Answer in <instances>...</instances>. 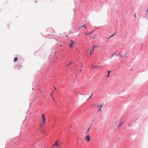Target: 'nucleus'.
Listing matches in <instances>:
<instances>
[{"mask_svg": "<svg viewBox=\"0 0 148 148\" xmlns=\"http://www.w3.org/2000/svg\"><path fill=\"white\" fill-rule=\"evenodd\" d=\"M74 44H76V42L75 40H70V42L69 45V47L70 48L72 47L73 46V45Z\"/></svg>", "mask_w": 148, "mask_h": 148, "instance_id": "obj_1", "label": "nucleus"}, {"mask_svg": "<svg viewBox=\"0 0 148 148\" xmlns=\"http://www.w3.org/2000/svg\"><path fill=\"white\" fill-rule=\"evenodd\" d=\"M41 118L42 119V123L44 124H45L46 123V119L45 117V115L43 114H42Z\"/></svg>", "mask_w": 148, "mask_h": 148, "instance_id": "obj_2", "label": "nucleus"}, {"mask_svg": "<svg viewBox=\"0 0 148 148\" xmlns=\"http://www.w3.org/2000/svg\"><path fill=\"white\" fill-rule=\"evenodd\" d=\"M95 46H93L92 48H91V49L90 51V55H93V51L94 50V49L95 48Z\"/></svg>", "mask_w": 148, "mask_h": 148, "instance_id": "obj_3", "label": "nucleus"}, {"mask_svg": "<svg viewBox=\"0 0 148 148\" xmlns=\"http://www.w3.org/2000/svg\"><path fill=\"white\" fill-rule=\"evenodd\" d=\"M90 138L89 135L86 136H85V140L87 142H89L90 140Z\"/></svg>", "mask_w": 148, "mask_h": 148, "instance_id": "obj_4", "label": "nucleus"}, {"mask_svg": "<svg viewBox=\"0 0 148 148\" xmlns=\"http://www.w3.org/2000/svg\"><path fill=\"white\" fill-rule=\"evenodd\" d=\"M103 105V104L102 103L101 105H100L99 106H98V107L99 108L98 111H101V108Z\"/></svg>", "mask_w": 148, "mask_h": 148, "instance_id": "obj_5", "label": "nucleus"}, {"mask_svg": "<svg viewBox=\"0 0 148 148\" xmlns=\"http://www.w3.org/2000/svg\"><path fill=\"white\" fill-rule=\"evenodd\" d=\"M58 141L57 140L56 141L55 144H54V145H56L57 146H58L59 145V144L58 143Z\"/></svg>", "mask_w": 148, "mask_h": 148, "instance_id": "obj_6", "label": "nucleus"}, {"mask_svg": "<svg viewBox=\"0 0 148 148\" xmlns=\"http://www.w3.org/2000/svg\"><path fill=\"white\" fill-rule=\"evenodd\" d=\"M74 63V62L71 61L67 65V66H69L71 64L73 63Z\"/></svg>", "mask_w": 148, "mask_h": 148, "instance_id": "obj_7", "label": "nucleus"}, {"mask_svg": "<svg viewBox=\"0 0 148 148\" xmlns=\"http://www.w3.org/2000/svg\"><path fill=\"white\" fill-rule=\"evenodd\" d=\"M18 60V58L17 57H16L14 58V62H16Z\"/></svg>", "mask_w": 148, "mask_h": 148, "instance_id": "obj_8", "label": "nucleus"}, {"mask_svg": "<svg viewBox=\"0 0 148 148\" xmlns=\"http://www.w3.org/2000/svg\"><path fill=\"white\" fill-rule=\"evenodd\" d=\"M123 122H121L120 124H119V125H118L117 126L118 127H120V126H121L123 124Z\"/></svg>", "mask_w": 148, "mask_h": 148, "instance_id": "obj_9", "label": "nucleus"}, {"mask_svg": "<svg viewBox=\"0 0 148 148\" xmlns=\"http://www.w3.org/2000/svg\"><path fill=\"white\" fill-rule=\"evenodd\" d=\"M85 27V29H86V26H85V24H84V25H83V26H80L79 27V29H80V28L82 27Z\"/></svg>", "mask_w": 148, "mask_h": 148, "instance_id": "obj_10", "label": "nucleus"}, {"mask_svg": "<svg viewBox=\"0 0 148 148\" xmlns=\"http://www.w3.org/2000/svg\"><path fill=\"white\" fill-rule=\"evenodd\" d=\"M90 127L87 130V131L86 133H88V132L89 131V130H90Z\"/></svg>", "mask_w": 148, "mask_h": 148, "instance_id": "obj_11", "label": "nucleus"}, {"mask_svg": "<svg viewBox=\"0 0 148 148\" xmlns=\"http://www.w3.org/2000/svg\"><path fill=\"white\" fill-rule=\"evenodd\" d=\"M89 34H90L89 32L86 33L85 35H89Z\"/></svg>", "mask_w": 148, "mask_h": 148, "instance_id": "obj_12", "label": "nucleus"}, {"mask_svg": "<svg viewBox=\"0 0 148 148\" xmlns=\"http://www.w3.org/2000/svg\"><path fill=\"white\" fill-rule=\"evenodd\" d=\"M92 67L94 68H97L98 67H96V66H92Z\"/></svg>", "mask_w": 148, "mask_h": 148, "instance_id": "obj_13", "label": "nucleus"}, {"mask_svg": "<svg viewBox=\"0 0 148 148\" xmlns=\"http://www.w3.org/2000/svg\"><path fill=\"white\" fill-rule=\"evenodd\" d=\"M53 92H54V91H53V92H52V93H51V96L52 97H53Z\"/></svg>", "mask_w": 148, "mask_h": 148, "instance_id": "obj_14", "label": "nucleus"}, {"mask_svg": "<svg viewBox=\"0 0 148 148\" xmlns=\"http://www.w3.org/2000/svg\"><path fill=\"white\" fill-rule=\"evenodd\" d=\"M114 34H113V35H111V36H110L109 38H110V37L112 36L113 35H114Z\"/></svg>", "mask_w": 148, "mask_h": 148, "instance_id": "obj_15", "label": "nucleus"}, {"mask_svg": "<svg viewBox=\"0 0 148 148\" xmlns=\"http://www.w3.org/2000/svg\"><path fill=\"white\" fill-rule=\"evenodd\" d=\"M110 72H111L110 71H108V74H109V73Z\"/></svg>", "mask_w": 148, "mask_h": 148, "instance_id": "obj_16", "label": "nucleus"}, {"mask_svg": "<svg viewBox=\"0 0 148 148\" xmlns=\"http://www.w3.org/2000/svg\"><path fill=\"white\" fill-rule=\"evenodd\" d=\"M118 121H116V122H115L114 123H115V124H116V123H117V122H118Z\"/></svg>", "mask_w": 148, "mask_h": 148, "instance_id": "obj_17", "label": "nucleus"}, {"mask_svg": "<svg viewBox=\"0 0 148 148\" xmlns=\"http://www.w3.org/2000/svg\"><path fill=\"white\" fill-rule=\"evenodd\" d=\"M55 145H54V144H53V146H52V148H53V147H54Z\"/></svg>", "mask_w": 148, "mask_h": 148, "instance_id": "obj_18", "label": "nucleus"}, {"mask_svg": "<svg viewBox=\"0 0 148 148\" xmlns=\"http://www.w3.org/2000/svg\"><path fill=\"white\" fill-rule=\"evenodd\" d=\"M92 94H91V95L90 96V97H89V98L91 97V96H92Z\"/></svg>", "mask_w": 148, "mask_h": 148, "instance_id": "obj_19", "label": "nucleus"}, {"mask_svg": "<svg viewBox=\"0 0 148 148\" xmlns=\"http://www.w3.org/2000/svg\"><path fill=\"white\" fill-rule=\"evenodd\" d=\"M109 74H108V75L107 76V77H108L109 76Z\"/></svg>", "mask_w": 148, "mask_h": 148, "instance_id": "obj_20", "label": "nucleus"}, {"mask_svg": "<svg viewBox=\"0 0 148 148\" xmlns=\"http://www.w3.org/2000/svg\"><path fill=\"white\" fill-rule=\"evenodd\" d=\"M90 34H92V31L90 32Z\"/></svg>", "mask_w": 148, "mask_h": 148, "instance_id": "obj_21", "label": "nucleus"}, {"mask_svg": "<svg viewBox=\"0 0 148 148\" xmlns=\"http://www.w3.org/2000/svg\"><path fill=\"white\" fill-rule=\"evenodd\" d=\"M54 86V89H55V90H56V88L55 87V86Z\"/></svg>", "mask_w": 148, "mask_h": 148, "instance_id": "obj_22", "label": "nucleus"}, {"mask_svg": "<svg viewBox=\"0 0 148 148\" xmlns=\"http://www.w3.org/2000/svg\"><path fill=\"white\" fill-rule=\"evenodd\" d=\"M148 12V8H147V13Z\"/></svg>", "mask_w": 148, "mask_h": 148, "instance_id": "obj_23", "label": "nucleus"}, {"mask_svg": "<svg viewBox=\"0 0 148 148\" xmlns=\"http://www.w3.org/2000/svg\"><path fill=\"white\" fill-rule=\"evenodd\" d=\"M134 16H135V17H136V15L135 14H134Z\"/></svg>", "mask_w": 148, "mask_h": 148, "instance_id": "obj_24", "label": "nucleus"}, {"mask_svg": "<svg viewBox=\"0 0 148 148\" xmlns=\"http://www.w3.org/2000/svg\"><path fill=\"white\" fill-rule=\"evenodd\" d=\"M82 71V70L81 69L80 70V71Z\"/></svg>", "mask_w": 148, "mask_h": 148, "instance_id": "obj_25", "label": "nucleus"}, {"mask_svg": "<svg viewBox=\"0 0 148 148\" xmlns=\"http://www.w3.org/2000/svg\"><path fill=\"white\" fill-rule=\"evenodd\" d=\"M53 100L54 101V99L53 98Z\"/></svg>", "mask_w": 148, "mask_h": 148, "instance_id": "obj_26", "label": "nucleus"}, {"mask_svg": "<svg viewBox=\"0 0 148 148\" xmlns=\"http://www.w3.org/2000/svg\"><path fill=\"white\" fill-rule=\"evenodd\" d=\"M66 37H67V35L66 36Z\"/></svg>", "mask_w": 148, "mask_h": 148, "instance_id": "obj_27", "label": "nucleus"}]
</instances>
